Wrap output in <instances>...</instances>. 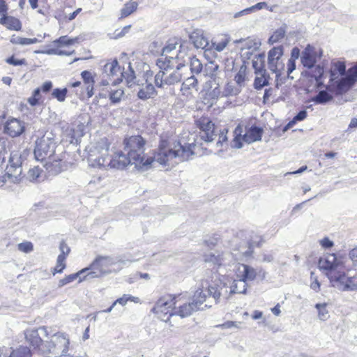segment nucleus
I'll return each mask as SVG.
<instances>
[{
  "label": "nucleus",
  "mask_w": 357,
  "mask_h": 357,
  "mask_svg": "<svg viewBox=\"0 0 357 357\" xmlns=\"http://www.w3.org/2000/svg\"><path fill=\"white\" fill-rule=\"evenodd\" d=\"M312 48L310 45H307L305 50L302 52L301 62L305 67L312 68L316 63L315 56L312 52Z\"/></svg>",
  "instance_id": "nucleus-28"
},
{
  "label": "nucleus",
  "mask_w": 357,
  "mask_h": 357,
  "mask_svg": "<svg viewBox=\"0 0 357 357\" xmlns=\"http://www.w3.org/2000/svg\"><path fill=\"white\" fill-rule=\"evenodd\" d=\"M88 271V268H82L78 272L73 274L66 275L63 278L61 279L59 282V286L63 287L68 283H70L75 280L78 279V282L80 283L86 280L85 273Z\"/></svg>",
  "instance_id": "nucleus-24"
},
{
  "label": "nucleus",
  "mask_w": 357,
  "mask_h": 357,
  "mask_svg": "<svg viewBox=\"0 0 357 357\" xmlns=\"http://www.w3.org/2000/svg\"><path fill=\"white\" fill-rule=\"evenodd\" d=\"M146 140L140 135H126L123 139V151L133 160V165L137 169L150 168L155 160L163 165H169L176 158L180 161L189 159L194 152L191 145L183 146L178 141L172 142L167 139H161L158 151L149 155L144 153Z\"/></svg>",
  "instance_id": "nucleus-1"
},
{
  "label": "nucleus",
  "mask_w": 357,
  "mask_h": 357,
  "mask_svg": "<svg viewBox=\"0 0 357 357\" xmlns=\"http://www.w3.org/2000/svg\"><path fill=\"white\" fill-rule=\"evenodd\" d=\"M0 24L4 26L9 30L20 31L22 29V23L19 19L11 15L8 13L0 17Z\"/></svg>",
  "instance_id": "nucleus-23"
},
{
  "label": "nucleus",
  "mask_w": 357,
  "mask_h": 357,
  "mask_svg": "<svg viewBox=\"0 0 357 357\" xmlns=\"http://www.w3.org/2000/svg\"><path fill=\"white\" fill-rule=\"evenodd\" d=\"M181 80V75L178 71L167 75V72L160 70L155 76V84L158 88L174 85Z\"/></svg>",
  "instance_id": "nucleus-12"
},
{
  "label": "nucleus",
  "mask_w": 357,
  "mask_h": 357,
  "mask_svg": "<svg viewBox=\"0 0 357 357\" xmlns=\"http://www.w3.org/2000/svg\"><path fill=\"white\" fill-rule=\"evenodd\" d=\"M55 152V143L50 137L43 136L36 141L34 155L39 161L50 159Z\"/></svg>",
  "instance_id": "nucleus-8"
},
{
  "label": "nucleus",
  "mask_w": 357,
  "mask_h": 357,
  "mask_svg": "<svg viewBox=\"0 0 357 357\" xmlns=\"http://www.w3.org/2000/svg\"><path fill=\"white\" fill-rule=\"evenodd\" d=\"M66 258H64L63 255H58L56 266L52 271L53 275L63 273V270L66 267Z\"/></svg>",
  "instance_id": "nucleus-37"
},
{
  "label": "nucleus",
  "mask_w": 357,
  "mask_h": 357,
  "mask_svg": "<svg viewBox=\"0 0 357 357\" xmlns=\"http://www.w3.org/2000/svg\"><path fill=\"white\" fill-rule=\"evenodd\" d=\"M312 282L310 284V288L313 290H314L316 292L319 291L320 290V283L317 280V278L314 276V273H311L310 276Z\"/></svg>",
  "instance_id": "nucleus-58"
},
{
  "label": "nucleus",
  "mask_w": 357,
  "mask_h": 357,
  "mask_svg": "<svg viewBox=\"0 0 357 357\" xmlns=\"http://www.w3.org/2000/svg\"><path fill=\"white\" fill-rule=\"evenodd\" d=\"M227 130L223 129L222 130H218V134H219L218 141L216 143L217 146H222L224 142L227 141Z\"/></svg>",
  "instance_id": "nucleus-55"
},
{
  "label": "nucleus",
  "mask_w": 357,
  "mask_h": 357,
  "mask_svg": "<svg viewBox=\"0 0 357 357\" xmlns=\"http://www.w3.org/2000/svg\"><path fill=\"white\" fill-rule=\"evenodd\" d=\"M326 303H317L315 305V307L318 310V317L321 321H326L329 318V313L326 309Z\"/></svg>",
  "instance_id": "nucleus-39"
},
{
  "label": "nucleus",
  "mask_w": 357,
  "mask_h": 357,
  "mask_svg": "<svg viewBox=\"0 0 357 357\" xmlns=\"http://www.w3.org/2000/svg\"><path fill=\"white\" fill-rule=\"evenodd\" d=\"M296 69L295 61L293 59H290L287 63V75L290 76V74Z\"/></svg>",
  "instance_id": "nucleus-60"
},
{
  "label": "nucleus",
  "mask_w": 357,
  "mask_h": 357,
  "mask_svg": "<svg viewBox=\"0 0 357 357\" xmlns=\"http://www.w3.org/2000/svg\"><path fill=\"white\" fill-rule=\"evenodd\" d=\"M181 91L182 94L187 98L194 97L199 94L198 80L193 76L187 78L182 84Z\"/></svg>",
  "instance_id": "nucleus-21"
},
{
  "label": "nucleus",
  "mask_w": 357,
  "mask_h": 357,
  "mask_svg": "<svg viewBox=\"0 0 357 357\" xmlns=\"http://www.w3.org/2000/svg\"><path fill=\"white\" fill-rule=\"evenodd\" d=\"M156 65L160 69V70L166 72L169 69H174V68L179 70L181 68L185 66L184 61H181V59L177 54L176 56H165L158 59L156 61Z\"/></svg>",
  "instance_id": "nucleus-16"
},
{
  "label": "nucleus",
  "mask_w": 357,
  "mask_h": 357,
  "mask_svg": "<svg viewBox=\"0 0 357 357\" xmlns=\"http://www.w3.org/2000/svg\"><path fill=\"white\" fill-rule=\"evenodd\" d=\"M183 301H185V295L183 293L167 294L158 299L151 311L160 320L167 321L172 315L176 314L178 303Z\"/></svg>",
  "instance_id": "nucleus-4"
},
{
  "label": "nucleus",
  "mask_w": 357,
  "mask_h": 357,
  "mask_svg": "<svg viewBox=\"0 0 357 357\" xmlns=\"http://www.w3.org/2000/svg\"><path fill=\"white\" fill-rule=\"evenodd\" d=\"M340 266V265L334 254H329L321 257L319 261V268L326 271V273L335 271L339 269Z\"/></svg>",
  "instance_id": "nucleus-19"
},
{
  "label": "nucleus",
  "mask_w": 357,
  "mask_h": 357,
  "mask_svg": "<svg viewBox=\"0 0 357 357\" xmlns=\"http://www.w3.org/2000/svg\"><path fill=\"white\" fill-rule=\"evenodd\" d=\"M25 338L27 342L35 349H39L43 342L37 329L27 330L25 332Z\"/></svg>",
  "instance_id": "nucleus-25"
},
{
  "label": "nucleus",
  "mask_w": 357,
  "mask_h": 357,
  "mask_svg": "<svg viewBox=\"0 0 357 357\" xmlns=\"http://www.w3.org/2000/svg\"><path fill=\"white\" fill-rule=\"evenodd\" d=\"M218 237L216 236L205 238L202 242V250L204 249H208V251H205L202 255V259L206 263H211L214 265H220L222 261V253L220 251L213 249L218 244Z\"/></svg>",
  "instance_id": "nucleus-7"
},
{
  "label": "nucleus",
  "mask_w": 357,
  "mask_h": 357,
  "mask_svg": "<svg viewBox=\"0 0 357 357\" xmlns=\"http://www.w3.org/2000/svg\"><path fill=\"white\" fill-rule=\"evenodd\" d=\"M346 291H357V273L353 276H348Z\"/></svg>",
  "instance_id": "nucleus-42"
},
{
  "label": "nucleus",
  "mask_w": 357,
  "mask_h": 357,
  "mask_svg": "<svg viewBox=\"0 0 357 357\" xmlns=\"http://www.w3.org/2000/svg\"><path fill=\"white\" fill-rule=\"evenodd\" d=\"M218 326L222 328H230L231 327L239 328L238 323L232 321H227Z\"/></svg>",
  "instance_id": "nucleus-61"
},
{
  "label": "nucleus",
  "mask_w": 357,
  "mask_h": 357,
  "mask_svg": "<svg viewBox=\"0 0 357 357\" xmlns=\"http://www.w3.org/2000/svg\"><path fill=\"white\" fill-rule=\"evenodd\" d=\"M268 68L274 73H275V86L278 87L279 85V76L281 72L284 69V64L281 60V58L268 61Z\"/></svg>",
  "instance_id": "nucleus-27"
},
{
  "label": "nucleus",
  "mask_w": 357,
  "mask_h": 357,
  "mask_svg": "<svg viewBox=\"0 0 357 357\" xmlns=\"http://www.w3.org/2000/svg\"><path fill=\"white\" fill-rule=\"evenodd\" d=\"M130 28L131 25H127L121 30L116 29L114 33V38L117 39L123 37L126 34H127L129 32Z\"/></svg>",
  "instance_id": "nucleus-57"
},
{
  "label": "nucleus",
  "mask_w": 357,
  "mask_h": 357,
  "mask_svg": "<svg viewBox=\"0 0 357 357\" xmlns=\"http://www.w3.org/2000/svg\"><path fill=\"white\" fill-rule=\"evenodd\" d=\"M52 86L53 85L52 82L47 81L44 82L40 88H37L33 91L32 96L27 100L28 103L32 107H35L42 103L43 100L40 92L43 91V93H47L52 89Z\"/></svg>",
  "instance_id": "nucleus-18"
},
{
  "label": "nucleus",
  "mask_w": 357,
  "mask_h": 357,
  "mask_svg": "<svg viewBox=\"0 0 357 357\" xmlns=\"http://www.w3.org/2000/svg\"><path fill=\"white\" fill-rule=\"evenodd\" d=\"M65 167L66 164L61 159L54 160L52 163H51L50 170L55 173H59L63 171Z\"/></svg>",
  "instance_id": "nucleus-48"
},
{
  "label": "nucleus",
  "mask_w": 357,
  "mask_h": 357,
  "mask_svg": "<svg viewBox=\"0 0 357 357\" xmlns=\"http://www.w3.org/2000/svg\"><path fill=\"white\" fill-rule=\"evenodd\" d=\"M218 136V128L211 121H207L205 124L202 120V140L211 142Z\"/></svg>",
  "instance_id": "nucleus-22"
},
{
  "label": "nucleus",
  "mask_w": 357,
  "mask_h": 357,
  "mask_svg": "<svg viewBox=\"0 0 357 357\" xmlns=\"http://www.w3.org/2000/svg\"><path fill=\"white\" fill-rule=\"evenodd\" d=\"M238 280H234L230 287L231 294H245L247 290V282L253 281L257 272L252 267L243 264H238L236 271Z\"/></svg>",
  "instance_id": "nucleus-5"
},
{
  "label": "nucleus",
  "mask_w": 357,
  "mask_h": 357,
  "mask_svg": "<svg viewBox=\"0 0 357 357\" xmlns=\"http://www.w3.org/2000/svg\"><path fill=\"white\" fill-rule=\"evenodd\" d=\"M269 75L266 70L259 71L256 74V77L254 81V86L256 89H261L264 86L269 84L268 82Z\"/></svg>",
  "instance_id": "nucleus-32"
},
{
  "label": "nucleus",
  "mask_w": 357,
  "mask_h": 357,
  "mask_svg": "<svg viewBox=\"0 0 357 357\" xmlns=\"http://www.w3.org/2000/svg\"><path fill=\"white\" fill-rule=\"evenodd\" d=\"M43 169L39 167L31 168L28 172V177L30 181H35L40 176Z\"/></svg>",
  "instance_id": "nucleus-47"
},
{
  "label": "nucleus",
  "mask_w": 357,
  "mask_h": 357,
  "mask_svg": "<svg viewBox=\"0 0 357 357\" xmlns=\"http://www.w3.org/2000/svg\"><path fill=\"white\" fill-rule=\"evenodd\" d=\"M229 43V39L225 38L218 43L213 40H212L211 43L209 42V46L213 49V50L220 52L227 46Z\"/></svg>",
  "instance_id": "nucleus-38"
},
{
  "label": "nucleus",
  "mask_w": 357,
  "mask_h": 357,
  "mask_svg": "<svg viewBox=\"0 0 357 357\" xmlns=\"http://www.w3.org/2000/svg\"><path fill=\"white\" fill-rule=\"evenodd\" d=\"M220 289L217 286H209L206 289L202 290V297H211L213 299V303H217L218 300L219 299L221 292Z\"/></svg>",
  "instance_id": "nucleus-33"
},
{
  "label": "nucleus",
  "mask_w": 357,
  "mask_h": 357,
  "mask_svg": "<svg viewBox=\"0 0 357 357\" xmlns=\"http://www.w3.org/2000/svg\"><path fill=\"white\" fill-rule=\"evenodd\" d=\"M13 43L21 45H28L36 43L38 42V39L36 38H27L23 37H18L16 39L12 40Z\"/></svg>",
  "instance_id": "nucleus-50"
},
{
  "label": "nucleus",
  "mask_w": 357,
  "mask_h": 357,
  "mask_svg": "<svg viewBox=\"0 0 357 357\" xmlns=\"http://www.w3.org/2000/svg\"><path fill=\"white\" fill-rule=\"evenodd\" d=\"M138 5L139 3L137 0H130L126 3L121 9L120 18H126L135 13L137 9Z\"/></svg>",
  "instance_id": "nucleus-31"
},
{
  "label": "nucleus",
  "mask_w": 357,
  "mask_h": 357,
  "mask_svg": "<svg viewBox=\"0 0 357 357\" xmlns=\"http://www.w3.org/2000/svg\"><path fill=\"white\" fill-rule=\"evenodd\" d=\"M17 249L22 252L29 253L33 250V245L30 241H24L17 245Z\"/></svg>",
  "instance_id": "nucleus-51"
},
{
  "label": "nucleus",
  "mask_w": 357,
  "mask_h": 357,
  "mask_svg": "<svg viewBox=\"0 0 357 357\" xmlns=\"http://www.w3.org/2000/svg\"><path fill=\"white\" fill-rule=\"evenodd\" d=\"M321 245L326 248H331L333 245V243L328 238H325L321 241Z\"/></svg>",
  "instance_id": "nucleus-63"
},
{
  "label": "nucleus",
  "mask_w": 357,
  "mask_h": 357,
  "mask_svg": "<svg viewBox=\"0 0 357 357\" xmlns=\"http://www.w3.org/2000/svg\"><path fill=\"white\" fill-rule=\"evenodd\" d=\"M185 301L178 302L181 304L176 311V314L185 317L190 315L195 310V305L193 303L188 302V298L185 294Z\"/></svg>",
  "instance_id": "nucleus-26"
},
{
  "label": "nucleus",
  "mask_w": 357,
  "mask_h": 357,
  "mask_svg": "<svg viewBox=\"0 0 357 357\" xmlns=\"http://www.w3.org/2000/svg\"><path fill=\"white\" fill-rule=\"evenodd\" d=\"M6 62L10 65L17 66H23L26 64V61L25 59H18L15 57L14 55L7 58L6 59Z\"/></svg>",
  "instance_id": "nucleus-52"
},
{
  "label": "nucleus",
  "mask_w": 357,
  "mask_h": 357,
  "mask_svg": "<svg viewBox=\"0 0 357 357\" xmlns=\"http://www.w3.org/2000/svg\"><path fill=\"white\" fill-rule=\"evenodd\" d=\"M81 77L85 85V89L79 94V98L82 100H89L94 94L95 78L89 70H84L81 73Z\"/></svg>",
  "instance_id": "nucleus-13"
},
{
  "label": "nucleus",
  "mask_w": 357,
  "mask_h": 357,
  "mask_svg": "<svg viewBox=\"0 0 357 357\" xmlns=\"http://www.w3.org/2000/svg\"><path fill=\"white\" fill-rule=\"evenodd\" d=\"M324 68L320 66H314L311 76L314 77L318 84H321V78L324 74Z\"/></svg>",
  "instance_id": "nucleus-49"
},
{
  "label": "nucleus",
  "mask_w": 357,
  "mask_h": 357,
  "mask_svg": "<svg viewBox=\"0 0 357 357\" xmlns=\"http://www.w3.org/2000/svg\"><path fill=\"white\" fill-rule=\"evenodd\" d=\"M108 96L112 104L119 103L124 97V91L121 88L110 89Z\"/></svg>",
  "instance_id": "nucleus-34"
},
{
  "label": "nucleus",
  "mask_w": 357,
  "mask_h": 357,
  "mask_svg": "<svg viewBox=\"0 0 357 357\" xmlns=\"http://www.w3.org/2000/svg\"><path fill=\"white\" fill-rule=\"evenodd\" d=\"M283 54L282 46L275 47L268 52V61L281 58Z\"/></svg>",
  "instance_id": "nucleus-43"
},
{
  "label": "nucleus",
  "mask_w": 357,
  "mask_h": 357,
  "mask_svg": "<svg viewBox=\"0 0 357 357\" xmlns=\"http://www.w3.org/2000/svg\"><path fill=\"white\" fill-rule=\"evenodd\" d=\"M4 356L2 349H0V357ZM8 357H32L30 349L26 346H20L13 349Z\"/></svg>",
  "instance_id": "nucleus-30"
},
{
  "label": "nucleus",
  "mask_w": 357,
  "mask_h": 357,
  "mask_svg": "<svg viewBox=\"0 0 357 357\" xmlns=\"http://www.w3.org/2000/svg\"><path fill=\"white\" fill-rule=\"evenodd\" d=\"M6 176L10 183H17L24 178L22 167L20 164L14 162V157H10L6 168Z\"/></svg>",
  "instance_id": "nucleus-15"
},
{
  "label": "nucleus",
  "mask_w": 357,
  "mask_h": 357,
  "mask_svg": "<svg viewBox=\"0 0 357 357\" xmlns=\"http://www.w3.org/2000/svg\"><path fill=\"white\" fill-rule=\"evenodd\" d=\"M68 90L66 88H56L52 92V97L56 99L59 102H63L67 96Z\"/></svg>",
  "instance_id": "nucleus-41"
},
{
  "label": "nucleus",
  "mask_w": 357,
  "mask_h": 357,
  "mask_svg": "<svg viewBox=\"0 0 357 357\" xmlns=\"http://www.w3.org/2000/svg\"><path fill=\"white\" fill-rule=\"evenodd\" d=\"M218 69V65L213 61H210L205 64L204 77L206 78L204 88L202 90V104L208 105L210 107L213 105L214 100L220 93L219 84L215 77V73Z\"/></svg>",
  "instance_id": "nucleus-3"
},
{
  "label": "nucleus",
  "mask_w": 357,
  "mask_h": 357,
  "mask_svg": "<svg viewBox=\"0 0 357 357\" xmlns=\"http://www.w3.org/2000/svg\"><path fill=\"white\" fill-rule=\"evenodd\" d=\"M285 36V31L283 29L276 30L273 35L269 38L268 42L271 44H274L279 42Z\"/></svg>",
  "instance_id": "nucleus-44"
},
{
  "label": "nucleus",
  "mask_w": 357,
  "mask_h": 357,
  "mask_svg": "<svg viewBox=\"0 0 357 357\" xmlns=\"http://www.w3.org/2000/svg\"><path fill=\"white\" fill-rule=\"evenodd\" d=\"M128 301H132V298L130 296H127L126 295H123L122 297L121 298H119L118 299H116L112 304V305L108 307L107 309H105L104 310H102L103 312H110L112 311V310L113 309V307L116 305V304H120L121 305H125L127 302Z\"/></svg>",
  "instance_id": "nucleus-45"
},
{
  "label": "nucleus",
  "mask_w": 357,
  "mask_h": 357,
  "mask_svg": "<svg viewBox=\"0 0 357 357\" xmlns=\"http://www.w3.org/2000/svg\"><path fill=\"white\" fill-rule=\"evenodd\" d=\"M59 250H60V254L59 255H63L64 257V258H66V259L71 251L70 248L67 245V243H66V241L64 240H62L60 242Z\"/></svg>",
  "instance_id": "nucleus-53"
},
{
  "label": "nucleus",
  "mask_w": 357,
  "mask_h": 357,
  "mask_svg": "<svg viewBox=\"0 0 357 357\" xmlns=\"http://www.w3.org/2000/svg\"><path fill=\"white\" fill-rule=\"evenodd\" d=\"M349 257L354 262L357 263V248L352 249L349 252Z\"/></svg>",
  "instance_id": "nucleus-64"
},
{
  "label": "nucleus",
  "mask_w": 357,
  "mask_h": 357,
  "mask_svg": "<svg viewBox=\"0 0 357 357\" xmlns=\"http://www.w3.org/2000/svg\"><path fill=\"white\" fill-rule=\"evenodd\" d=\"M205 42V45L202 47V50L204 52V56L208 61H213L214 58L217 56V53L213 50V49L209 46V42L202 36V43Z\"/></svg>",
  "instance_id": "nucleus-36"
},
{
  "label": "nucleus",
  "mask_w": 357,
  "mask_h": 357,
  "mask_svg": "<svg viewBox=\"0 0 357 357\" xmlns=\"http://www.w3.org/2000/svg\"><path fill=\"white\" fill-rule=\"evenodd\" d=\"M264 56L259 55L257 60L252 61V67L255 70V74H257L259 71L266 70L264 69L262 58Z\"/></svg>",
  "instance_id": "nucleus-54"
},
{
  "label": "nucleus",
  "mask_w": 357,
  "mask_h": 357,
  "mask_svg": "<svg viewBox=\"0 0 357 357\" xmlns=\"http://www.w3.org/2000/svg\"><path fill=\"white\" fill-rule=\"evenodd\" d=\"M79 42V38L78 37L70 38L68 36H61L54 41V52L58 55H71L75 52V50H66L65 47H68Z\"/></svg>",
  "instance_id": "nucleus-11"
},
{
  "label": "nucleus",
  "mask_w": 357,
  "mask_h": 357,
  "mask_svg": "<svg viewBox=\"0 0 357 357\" xmlns=\"http://www.w3.org/2000/svg\"><path fill=\"white\" fill-rule=\"evenodd\" d=\"M8 6L5 0H0V17L8 13Z\"/></svg>",
  "instance_id": "nucleus-59"
},
{
  "label": "nucleus",
  "mask_w": 357,
  "mask_h": 357,
  "mask_svg": "<svg viewBox=\"0 0 357 357\" xmlns=\"http://www.w3.org/2000/svg\"><path fill=\"white\" fill-rule=\"evenodd\" d=\"M246 70V66L241 65L237 74L235 75L234 80L240 86H241L245 81Z\"/></svg>",
  "instance_id": "nucleus-40"
},
{
  "label": "nucleus",
  "mask_w": 357,
  "mask_h": 357,
  "mask_svg": "<svg viewBox=\"0 0 357 357\" xmlns=\"http://www.w3.org/2000/svg\"><path fill=\"white\" fill-rule=\"evenodd\" d=\"M177 44L178 43L176 41H169L168 43L162 48V56L169 54L172 50H174L176 47Z\"/></svg>",
  "instance_id": "nucleus-56"
},
{
  "label": "nucleus",
  "mask_w": 357,
  "mask_h": 357,
  "mask_svg": "<svg viewBox=\"0 0 357 357\" xmlns=\"http://www.w3.org/2000/svg\"><path fill=\"white\" fill-rule=\"evenodd\" d=\"M251 8H252L253 12L256 11L257 10H261V9H264V8H268V5H267V3L266 2L257 3V4L251 6Z\"/></svg>",
  "instance_id": "nucleus-62"
},
{
  "label": "nucleus",
  "mask_w": 357,
  "mask_h": 357,
  "mask_svg": "<svg viewBox=\"0 0 357 357\" xmlns=\"http://www.w3.org/2000/svg\"><path fill=\"white\" fill-rule=\"evenodd\" d=\"M332 287L340 291H346L347 278L344 272L337 269L335 271L326 273Z\"/></svg>",
  "instance_id": "nucleus-17"
},
{
  "label": "nucleus",
  "mask_w": 357,
  "mask_h": 357,
  "mask_svg": "<svg viewBox=\"0 0 357 357\" xmlns=\"http://www.w3.org/2000/svg\"><path fill=\"white\" fill-rule=\"evenodd\" d=\"M328 89L320 91L318 94L313 97L312 100L317 104H326L333 100V96L328 92Z\"/></svg>",
  "instance_id": "nucleus-35"
},
{
  "label": "nucleus",
  "mask_w": 357,
  "mask_h": 357,
  "mask_svg": "<svg viewBox=\"0 0 357 357\" xmlns=\"http://www.w3.org/2000/svg\"><path fill=\"white\" fill-rule=\"evenodd\" d=\"M307 113L306 110L300 111L294 119L288 123L286 129L292 127L296 122L303 121L307 117Z\"/></svg>",
  "instance_id": "nucleus-46"
},
{
  "label": "nucleus",
  "mask_w": 357,
  "mask_h": 357,
  "mask_svg": "<svg viewBox=\"0 0 357 357\" xmlns=\"http://www.w3.org/2000/svg\"><path fill=\"white\" fill-rule=\"evenodd\" d=\"M104 69L107 75L113 79L112 80L113 83H116V81H122L123 71L116 59L107 62L105 65Z\"/></svg>",
  "instance_id": "nucleus-20"
},
{
  "label": "nucleus",
  "mask_w": 357,
  "mask_h": 357,
  "mask_svg": "<svg viewBox=\"0 0 357 357\" xmlns=\"http://www.w3.org/2000/svg\"><path fill=\"white\" fill-rule=\"evenodd\" d=\"M357 81V63L350 68L346 73V66L342 61L332 63L330 70L329 83L326 89L336 94H342Z\"/></svg>",
  "instance_id": "nucleus-2"
},
{
  "label": "nucleus",
  "mask_w": 357,
  "mask_h": 357,
  "mask_svg": "<svg viewBox=\"0 0 357 357\" xmlns=\"http://www.w3.org/2000/svg\"><path fill=\"white\" fill-rule=\"evenodd\" d=\"M242 128L240 126L236 128L234 130L235 137L231 142V147L241 149L243 146L242 140L248 144L260 141L263 134V129L254 126L251 127L248 130L241 136Z\"/></svg>",
  "instance_id": "nucleus-6"
},
{
  "label": "nucleus",
  "mask_w": 357,
  "mask_h": 357,
  "mask_svg": "<svg viewBox=\"0 0 357 357\" xmlns=\"http://www.w3.org/2000/svg\"><path fill=\"white\" fill-rule=\"evenodd\" d=\"M109 259V257L107 256H97L90 266L86 268H88V271L85 273L86 278L88 276L98 278L109 273L110 271H107L105 268L107 266V262Z\"/></svg>",
  "instance_id": "nucleus-10"
},
{
  "label": "nucleus",
  "mask_w": 357,
  "mask_h": 357,
  "mask_svg": "<svg viewBox=\"0 0 357 357\" xmlns=\"http://www.w3.org/2000/svg\"><path fill=\"white\" fill-rule=\"evenodd\" d=\"M157 95V91L154 86L149 83L146 84L144 86L141 88L137 93V96L141 100H148L153 98Z\"/></svg>",
  "instance_id": "nucleus-29"
},
{
  "label": "nucleus",
  "mask_w": 357,
  "mask_h": 357,
  "mask_svg": "<svg viewBox=\"0 0 357 357\" xmlns=\"http://www.w3.org/2000/svg\"><path fill=\"white\" fill-rule=\"evenodd\" d=\"M104 166L108 165L112 168L118 169H123L130 165H133V160L126 153H124L122 151L116 152L111 159L105 163L104 158H99L98 162H101Z\"/></svg>",
  "instance_id": "nucleus-9"
},
{
  "label": "nucleus",
  "mask_w": 357,
  "mask_h": 357,
  "mask_svg": "<svg viewBox=\"0 0 357 357\" xmlns=\"http://www.w3.org/2000/svg\"><path fill=\"white\" fill-rule=\"evenodd\" d=\"M25 131V123L24 121L16 119L10 118L4 124L3 132L11 137H16L21 135Z\"/></svg>",
  "instance_id": "nucleus-14"
}]
</instances>
